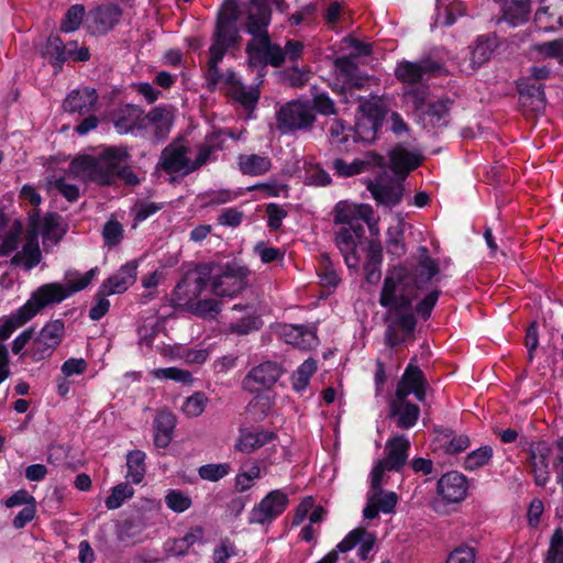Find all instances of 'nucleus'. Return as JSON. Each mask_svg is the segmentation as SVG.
<instances>
[{
  "label": "nucleus",
  "instance_id": "nucleus-44",
  "mask_svg": "<svg viewBox=\"0 0 563 563\" xmlns=\"http://www.w3.org/2000/svg\"><path fill=\"white\" fill-rule=\"evenodd\" d=\"M27 316L21 308L10 313L9 316H4L0 318V345H4V341H7L11 334L26 322H29Z\"/></svg>",
  "mask_w": 563,
  "mask_h": 563
},
{
  "label": "nucleus",
  "instance_id": "nucleus-26",
  "mask_svg": "<svg viewBox=\"0 0 563 563\" xmlns=\"http://www.w3.org/2000/svg\"><path fill=\"white\" fill-rule=\"evenodd\" d=\"M410 442L405 435H396L385 444V457L379 460L389 471L400 472L408 460Z\"/></svg>",
  "mask_w": 563,
  "mask_h": 563
},
{
  "label": "nucleus",
  "instance_id": "nucleus-14",
  "mask_svg": "<svg viewBox=\"0 0 563 563\" xmlns=\"http://www.w3.org/2000/svg\"><path fill=\"white\" fill-rule=\"evenodd\" d=\"M174 111L167 107H155L143 119V136L154 141L164 140L173 125Z\"/></svg>",
  "mask_w": 563,
  "mask_h": 563
},
{
  "label": "nucleus",
  "instance_id": "nucleus-38",
  "mask_svg": "<svg viewBox=\"0 0 563 563\" xmlns=\"http://www.w3.org/2000/svg\"><path fill=\"white\" fill-rule=\"evenodd\" d=\"M223 136L221 132H212L208 134L198 147V154L194 161H191V169L192 172L199 169L202 165H205L214 152L222 148Z\"/></svg>",
  "mask_w": 563,
  "mask_h": 563
},
{
  "label": "nucleus",
  "instance_id": "nucleus-25",
  "mask_svg": "<svg viewBox=\"0 0 563 563\" xmlns=\"http://www.w3.org/2000/svg\"><path fill=\"white\" fill-rule=\"evenodd\" d=\"M137 263L128 262L120 269L101 284L103 295L122 294L132 286L136 279Z\"/></svg>",
  "mask_w": 563,
  "mask_h": 563
},
{
  "label": "nucleus",
  "instance_id": "nucleus-21",
  "mask_svg": "<svg viewBox=\"0 0 563 563\" xmlns=\"http://www.w3.org/2000/svg\"><path fill=\"white\" fill-rule=\"evenodd\" d=\"M144 111L135 106L120 107L113 114L112 121L115 130L121 133H136L143 136Z\"/></svg>",
  "mask_w": 563,
  "mask_h": 563
},
{
  "label": "nucleus",
  "instance_id": "nucleus-1",
  "mask_svg": "<svg viewBox=\"0 0 563 563\" xmlns=\"http://www.w3.org/2000/svg\"><path fill=\"white\" fill-rule=\"evenodd\" d=\"M416 297L417 290L409 282L405 267H395L385 277L379 305L387 310L385 316L387 345H399L413 333L417 322L412 312V301Z\"/></svg>",
  "mask_w": 563,
  "mask_h": 563
},
{
  "label": "nucleus",
  "instance_id": "nucleus-47",
  "mask_svg": "<svg viewBox=\"0 0 563 563\" xmlns=\"http://www.w3.org/2000/svg\"><path fill=\"white\" fill-rule=\"evenodd\" d=\"M377 121L371 112L357 119L354 128V141L371 142L377 132Z\"/></svg>",
  "mask_w": 563,
  "mask_h": 563
},
{
  "label": "nucleus",
  "instance_id": "nucleus-63",
  "mask_svg": "<svg viewBox=\"0 0 563 563\" xmlns=\"http://www.w3.org/2000/svg\"><path fill=\"white\" fill-rule=\"evenodd\" d=\"M544 563H563V531L556 529L550 540Z\"/></svg>",
  "mask_w": 563,
  "mask_h": 563
},
{
  "label": "nucleus",
  "instance_id": "nucleus-56",
  "mask_svg": "<svg viewBox=\"0 0 563 563\" xmlns=\"http://www.w3.org/2000/svg\"><path fill=\"white\" fill-rule=\"evenodd\" d=\"M232 467L229 463L206 464L198 468L200 478L209 482H218L230 474Z\"/></svg>",
  "mask_w": 563,
  "mask_h": 563
},
{
  "label": "nucleus",
  "instance_id": "nucleus-64",
  "mask_svg": "<svg viewBox=\"0 0 563 563\" xmlns=\"http://www.w3.org/2000/svg\"><path fill=\"white\" fill-rule=\"evenodd\" d=\"M254 253L265 264L283 261L285 251L279 247H273L267 245L265 242H258L254 246Z\"/></svg>",
  "mask_w": 563,
  "mask_h": 563
},
{
  "label": "nucleus",
  "instance_id": "nucleus-36",
  "mask_svg": "<svg viewBox=\"0 0 563 563\" xmlns=\"http://www.w3.org/2000/svg\"><path fill=\"white\" fill-rule=\"evenodd\" d=\"M176 427V417L170 411H159L154 419V443L159 449L169 445Z\"/></svg>",
  "mask_w": 563,
  "mask_h": 563
},
{
  "label": "nucleus",
  "instance_id": "nucleus-10",
  "mask_svg": "<svg viewBox=\"0 0 563 563\" xmlns=\"http://www.w3.org/2000/svg\"><path fill=\"white\" fill-rule=\"evenodd\" d=\"M289 505L288 494L282 489L271 490L249 512L250 525L269 526L284 514Z\"/></svg>",
  "mask_w": 563,
  "mask_h": 563
},
{
  "label": "nucleus",
  "instance_id": "nucleus-43",
  "mask_svg": "<svg viewBox=\"0 0 563 563\" xmlns=\"http://www.w3.org/2000/svg\"><path fill=\"white\" fill-rule=\"evenodd\" d=\"M146 454L141 450H133L126 455V478L133 484H140L145 475Z\"/></svg>",
  "mask_w": 563,
  "mask_h": 563
},
{
  "label": "nucleus",
  "instance_id": "nucleus-28",
  "mask_svg": "<svg viewBox=\"0 0 563 563\" xmlns=\"http://www.w3.org/2000/svg\"><path fill=\"white\" fill-rule=\"evenodd\" d=\"M223 76L221 82H224L230 86V95L240 102L245 109H253L260 98V91L256 87H246L241 80L236 77V75L228 70Z\"/></svg>",
  "mask_w": 563,
  "mask_h": 563
},
{
  "label": "nucleus",
  "instance_id": "nucleus-48",
  "mask_svg": "<svg viewBox=\"0 0 563 563\" xmlns=\"http://www.w3.org/2000/svg\"><path fill=\"white\" fill-rule=\"evenodd\" d=\"M429 96V88L424 85L406 87L402 91L404 101L415 111L422 112Z\"/></svg>",
  "mask_w": 563,
  "mask_h": 563
},
{
  "label": "nucleus",
  "instance_id": "nucleus-13",
  "mask_svg": "<svg viewBox=\"0 0 563 563\" xmlns=\"http://www.w3.org/2000/svg\"><path fill=\"white\" fill-rule=\"evenodd\" d=\"M314 117L308 106L301 102H289L282 107L277 114V128L283 133L308 128Z\"/></svg>",
  "mask_w": 563,
  "mask_h": 563
},
{
  "label": "nucleus",
  "instance_id": "nucleus-12",
  "mask_svg": "<svg viewBox=\"0 0 563 563\" xmlns=\"http://www.w3.org/2000/svg\"><path fill=\"white\" fill-rule=\"evenodd\" d=\"M283 374L282 366L272 361L254 366L243 378L242 388L251 394L271 389Z\"/></svg>",
  "mask_w": 563,
  "mask_h": 563
},
{
  "label": "nucleus",
  "instance_id": "nucleus-32",
  "mask_svg": "<svg viewBox=\"0 0 563 563\" xmlns=\"http://www.w3.org/2000/svg\"><path fill=\"white\" fill-rule=\"evenodd\" d=\"M389 158L391 169L402 178L417 168L422 161V156L419 153L408 151L402 146H396L391 150Z\"/></svg>",
  "mask_w": 563,
  "mask_h": 563
},
{
  "label": "nucleus",
  "instance_id": "nucleus-61",
  "mask_svg": "<svg viewBox=\"0 0 563 563\" xmlns=\"http://www.w3.org/2000/svg\"><path fill=\"white\" fill-rule=\"evenodd\" d=\"M133 494L134 489L131 486L126 483H121L112 488L111 494L104 501L106 507L110 510L117 509L121 507L125 499L131 498Z\"/></svg>",
  "mask_w": 563,
  "mask_h": 563
},
{
  "label": "nucleus",
  "instance_id": "nucleus-55",
  "mask_svg": "<svg viewBox=\"0 0 563 563\" xmlns=\"http://www.w3.org/2000/svg\"><path fill=\"white\" fill-rule=\"evenodd\" d=\"M450 102L449 100H437L432 103L428 104L427 110H423L422 113L429 118L431 124L433 125H443L445 123V119L449 114Z\"/></svg>",
  "mask_w": 563,
  "mask_h": 563
},
{
  "label": "nucleus",
  "instance_id": "nucleus-54",
  "mask_svg": "<svg viewBox=\"0 0 563 563\" xmlns=\"http://www.w3.org/2000/svg\"><path fill=\"white\" fill-rule=\"evenodd\" d=\"M166 506L174 512H184L192 506V500L187 493L178 489H170L165 496Z\"/></svg>",
  "mask_w": 563,
  "mask_h": 563
},
{
  "label": "nucleus",
  "instance_id": "nucleus-29",
  "mask_svg": "<svg viewBox=\"0 0 563 563\" xmlns=\"http://www.w3.org/2000/svg\"><path fill=\"white\" fill-rule=\"evenodd\" d=\"M390 416L397 418V426L401 429L412 428L420 416V409L417 405L402 398L395 396L389 404Z\"/></svg>",
  "mask_w": 563,
  "mask_h": 563
},
{
  "label": "nucleus",
  "instance_id": "nucleus-4",
  "mask_svg": "<svg viewBox=\"0 0 563 563\" xmlns=\"http://www.w3.org/2000/svg\"><path fill=\"white\" fill-rule=\"evenodd\" d=\"M243 13L246 14L245 29L252 35L246 45L250 65L263 60L264 51L269 49L271 37L267 27L271 23L272 10L268 0H250Z\"/></svg>",
  "mask_w": 563,
  "mask_h": 563
},
{
  "label": "nucleus",
  "instance_id": "nucleus-16",
  "mask_svg": "<svg viewBox=\"0 0 563 563\" xmlns=\"http://www.w3.org/2000/svg\"><path fill=\"white\" fill-rule=\"evenodd\" d=\"M189 147L181 142H173L162 152L159 166L169 174L180 173L188 175L192 173L191 159L188 158Z\"/></svg>",
  "mask_w": 563,
  "mask_h": 563
},
{
  "label": "nucleus",
  "instance_id": "nucleus-19",
  "mask_svg": "<svg viewBox=\"0 0 563 563\" xmlns=\"http://www.w3.org/2000/svg\"><path fill=\"white\" fill-rule=\"evenodd\" d=\"M467 490V478L456 471L445 473L437 483L438 495L446 503L453 504L464 500Z\"/></svg>",
  "mask_w": 563,
  "mask_h": 563
},
{
  "label": "nucleus",
  "instance_id": "nucleus-33",
  "mask_svg": "<svg viewBox=\"0 0 563 563\" xmlns=\"http://www.w3.org/2000/svg\"><path fill=\"white\" fill-rule=\"evenodd\" d=\"M367 189L373 198L380 205L395 206L402 198V185L399 181L391 184H383L379 180L368 181Z\"/></svg>",
  "mask_w": 563,
  "mask_h": 563
},
{
  "label": "nucleus",
  "instance_id": "nucleus-17",
  "mask_svg": "<svg viewBox=\"0 0 563 563\" xmlns=\"http://www.w3.org/2000/svg\"><path fill=\"white\" fill-rule=\"evenodd\" d=\"M553 449L545 442L532 444L529 450L528 464L534 484L544 487L550 482V459Z\"/></svg>",
  "mask_w": 563,
  "mask_h": 563
},
{
  "label": "nucleus",
  "instance_id": "nucleus-62",
  "mask_svg": "<svg viewBox=\"0 0 563 563\" xmlns=\"http://www.w3.org/2000/svg\"><path fill=\"white\" fill-rule=\"evenodd\" d=\"M85 16V8L80 4L71 5L60 24V29L63 32L69 33L76 31Z\"/></svg>",
  "mask_w": 563,
  "mask_h": 563
},
{
  "label": "nucleus",
  "instance_id": "nucleus-41",
  "mask_svg": "<svg viewBox=\"0 0 563 563\" xmlns=\"http://www.w3.org/2000/svg\"><path fill=\"white\" fill-rule=\"evenodd\" d=\"M519 93L521 98L530 99L529 106L533 111L540 112L545 108V93L542 84L532 82L530 78H523L519 84Z\"/></svg>",
  "mask_w": 563,
  "mask_h": 563
},
{
  "label": "nucleus",
  "instance_id": "nucleus-15",
  "mask_svg": "<svg viewBox=\"0 0 563 563\" xmlns=\"http://www.w3.org/2000/svg\"><path fill=\"white\" fill-rule=\"evenodd\" d=\"M122 11L118 4L104 3L90 10L86 16V26L91 34H104L121 19Z\"/></svg>",
  "mask_w": 563,
  "mask_h": 563
},
{
  "label": "nucleus",
  "instance_id": "nucleus-45",
  "mask_svg": "<svg viewBox=\"0 0 563 563\" xmlns=\"http://www.w3.org/2000/svg\"><path fill=\"white\" fill-rule=\"evenodd\" d=\"M362 234V225L343 227L335 233V244L340 252L356 251V240Z\"/></svg>",
  "mask_w": 563,
  "mask_h": 563
},
{
  "label": "nucleus",
  "instance_id": "nucleus-37",
  "mask_svg": "<svg viewBox=\"0 0 563 563\" xmlns=\"http://www.w3.org/2000/svg\"><path fill=\"white\" fill-rule=\"evenodd\" d=\"M239 170L243 175L262 176L272 169L271 157L261 154H241L238 157Z\"/></svg>",
  "mask_w": 563,
  "mask_h": 563
},
{
  "label": "nucleus",
  "instance_id": "nucleus-3",
  "mask_svg": "<svg viewBox=\"0 0 563 563\" xmlns=\"http://www.w3.org/2000/svg\"><path fill=\"white\" fill-rule=\"evenodd\" d=\"M29 236L23 244L21 252L14 254L10 260V265L22 267L30 271L37 266L42 260V253L37 243V236L42 235L43 243L52 244L58 241L65 234V229L60 223V217L56 213H48L43 219L40 217L38 210H34L29 214Z\"/></svg>",
  "mask_w": 563,
  "mask_h": 563
},
{
  "label": "nucleus",
  "instance_id": "nucleus-39",
  "mask_svg": "<svg viewBox=\"0 0 563 563\" xmlns=\"http://www.w3.org/2000/svg\"><path fill=\"white\" fill-rule=\"evenodd\" d=\"M325 134L329 143L340 152L347 151L345 144L350 137V129L341 119H329L324 122Z\"/></svg>",
  "mask_w": 563,
  "mask_h": 563
},
{
  "label": "nucleus",
  "instance_id": "nucleus-51",
  "mask_svg": "<svg viewBox=\"0 0 563 563\" xmlns=\"http://www.w3.org/2000/svg\"><path fill=\"white\" fill-rule=\"evenodd\" d=\"M317 369L316 361L312 358L306 360L292 375V387L297 391H302L309 385L310 377Z\"/></svg>",
  "mask_w": 563,
  "mask_h": 563
},
{
  "label": "nucleus",
  "instance_id": "nucleus-53",
  "mask_svg": "<svg viewBox=\"0 0 563 563\" xmlns=\"http://www.w3.org/2000/svg\"><path fill=\"white\" fill-rule=\"evenodd\" d=\"M262 477V468L261 466L254 462L250 465V467L245 471L240 472L235 476V489L240 493H244L249 490L253 484L254 481Z\"/></svg>",
  "mask_w": 563,
  "mask_h": 563
},
{
  "label": "nucleus",
  "instance_id": "nucleus-34",
  "mask_svg": "<svg viewBox=\"0 0 563 563\" xmlns=\"http://www.w3.org/2000/svg\"><path fill=\"white\" fill-rule=\"evenodd\" d=\"M276 439V434L271 431H250V430H242L236 443L235 449L239 452L250 454L262 446L271 443Z\"/></svg>",
  "mask_w": 563,
  "mask_h": 563
},
{
  "label": "nucleus",
  "instance_id": "nucleus-11",
  "mask_svg": "<svg viewBox=\"0 0 563 563\" xmlns=\"http://www.w3.org/2000/svg\"><path fill=\"white\" fill-rule=\"evenodd\" d=\"M442 66L430 58H422L417 62L401 60L397 63L394 75L407 87L422 85L424 80L440 75Z\"/></svg>",
  "mask_w": 563,
  "mask_h": 563
},
{
  "label": "nucleus",
  "instance_id": "nucleus-40",
  "mask_svg": "<svg viewBox=\"0 0 563 563\" xmlns=\"http://www.w3.org/2000/svg\"><path fill=\"white\" fill-rule=\"evenodd\" d=\"M536 20L540 25L544 24V31H554L563 26V0H556L552 5L539 9Z\"/></svg>",
  "mask_w": 563,
  "mask_h": 563
},
{
  "label": "nucleus",
  "instance_id": "nucleus-58",
  "mask_svg": "<svg viewBox=\"0 0 563 563\" xmlns=\"http://www.w3.org/2000/svg\"><path fill=\"white\" fill-rule=\"evenodd\" d=\"M43 55L48 57L54 65L65 63V44L58 36H49L43 49Z\"/></svg>",
  "mask_w": 563,
  "mask_h": 563
},
{
  "label": "nucleus",
  "instance_id": "nucleus-52",
  "mask_svg": "<svg viewBox=\"0 0 563 563\" xmlns=\"http://www.w3.org/2000/svg\"><path fill=\"white\" fill-rule=\"evenodd\" d=\"M493 457V449L488 445L481 446L465 456L464 467L467 471H476L487 465Z\"/></svg>",
  "mask_w": 563,
  "mask_h": 563
},
{
  "label": "nucleus",
  "instance_id": "nucleus-50",
  "mask_svg": "<svg viewBox=\"0 0 563 563\" xmlns=\"http://www.w3.org/2000/svg\"><path fill=\"white\" fill-rule=\"evenodd\" d=\"M386 250L388 254L395 257H401L405 255L407 250L404 241V229L401 224L388 229Z\"/></svg>",
  "mask_w": 563,
  "mask_h": 563
},
{
  "label": "nucleus",
  "instance_id": "nucleus-2",
  "mask_svg": "<svg viewBox=\"0 0 563 563\" xmlns=\"http://www.w3.org/2000/svg\"><path fill=\"white\" fill-rule=\"evenodd\" d=\"M129 152L125 147H109L99 156H78L68 167L69 175L81 180H89L99 185H111L117 179L133 186L140 178L128 165Z\"/></svg>",
  "mask_w": 563,
  "mask_h": 563
},
{
  "label": "nucleus",
  "instance_id": "nucleus-27",
  "mask_svg": "<svg viewBox=\"0 0 563 563\" xmlns=\"http://www.w3.org/2000/svg\"><path fill=\"white\" fill-rule=\"evenodd\" d=\"M373 219V209L368 205H355L340 201L334 208V222L352 225H361L358 221L369 223Z\"/></svg>",
  "mask_w": 563,
  "mask_h": 563
},
{
  "label": "nucleus",
  "instance_id": "nucleus-49",
  "mask_svg": "<svg viewBox=\"0 0 563 563\" xmlns=\"http://www.w3.org/2000/svg\"><path fill=\"white\" fill-rule=\"evenodd\" d=\"M187 310L202 319H214L221 310L220 302L213 298L197 299Z\"/></svg>",
  "mask_w": 563,
  "mask_h": 563
},
{
  "label": "nucleus",
  "instance_id": "nucleus-24",
  "mask_svg": "<svg viewBox=\"0 0 563 563\" xmlns=\"http://www.w3.org/2000/svg\"><path fill=\"white\" fill-rule=\"evenodd\" d=\"M495 47L494 41L479 37L473 46H470L464 60L460 64V69L465 74H473L482 65L488 62Z\"/></svg>",
  "mask_w": 563,
  "mask_h": 563
},
{
  "label": "nucleus",
  "instance_id": "nucleus-59",
  "mask_svg": "<svg viewBox=\"0 0 563 563\" xmlns=\"http://www.w3.org/2000/svg\"><path fill=\"white\" fill-rule=\"evenodd\" d=\"M534 52L547 58H554L563 64V38L536 44Z\"/></svg>",
  "mask_w": 563,
  "mask_h": 563
},
{
  "label": "nucleus",
  "instance_id": "nucleus-22",
  "mask_svg": "<svg viewBox=\"0 0 563 563\" xmlns=\"http://www.w3.org/2000/svg\"><path fill=\"white\" fill-rule=\"evenodd\" d=\"M366 505L363 509L365 519H375L379 512H394L398 496L394 492H384L383 489H369L366 496Z\"/></svg>",
  "mask_w": 563,
  "mask_h": 563
},
{
  "label": "nucleus",
  "instance_id": "nucleus-30",
  "mask_svg": "<svg viewBox=\"0 0 563 563\" xmlns=\"http://www.w3.org/2000/svg\"><path fill=\"white\" fill-rule=\"evenodd\" d=\"M279 335L287 344L301 350L312 349L318 343L316 332L301 325L284 324L279 328Z\"/></svg>",
  "mask_w": 563,
  "mask_h": 563
},
{
  "label": "nucleus",
  "instance_id": "nucleus-18",
  "mask_svg": "<svg viewBox=\"0 0 563 563\" xmlns=\"http://www.w3.org/2000/svg\"><path fill=\"white\" fill-rule=\"evenodd\" d=\"M428 386L422 371L410 363L397 384L395 396L408 398L412 394L419 401H424Z\"/></svg>",
  "mask_w": 563,
  "mask_h": 563
},
{
  "label": "nucleus",
  "instance_id": "nucleus-60",
  "mask_svg": "<svg viewBox=\"0 0 563 563\" xmlns=\"http://www.w3.org/2000/svg\"><path fill=\"white\" fill-rule=\"evenodd\" d=\"M123 227L115 219H109L102 229L104 244L109 247L117 246L123 239Z\"/></svg>",
  "mask_w": 563,
  "mask_h": 563
},
{
  "label": "nucleus",
  "instance_id": "nucleus-35",
  "mask_svg": "<svg viewBox=\"0 0 563 563\" xmlns=\"http://www.w3.org/2000/svg\"><path fill=\"white\" fill-rule=\"evenodd\" d=\"M420 252L421 256L415 268L412 279V286L416 290L429 284L440 273L438 261L429 256L427 247H421Z\"/></svg>",
  "mask_w": 563,
  "mask_h": 563
},
{
  "label": "nucleus",
  "instance_id": "nucleus-42",
  "mask_svg": "<svg viewBox=\"0 0 563 563\" xmlns=\"http://www.w3.org/2000/svg\"><path fill=\"white\" fill-rule=\"evenodd\" d=\"M372 161L367 158H356L351 163L343 158H335L332 162V168L340 177H353L369 169Z\"/></svg>",
  "mask_w": 563,
  "mask_h": 563
},
{
  "label": "nucleus",
  "instance_id": "nucleus-20",
  "mask_svg": "<svg viewBox=\"0 0 563 563\" xmlns=\"http://www.w3.org/2000/svg\"><path fill=\"white\" fill-rule=\"evenodd\" d=\"M303 44L297 40L287 41L285 48L269 42V49L264 51L263 60L253 62L252 66H265L271 64L274 67H279L285 60L296 62L300 58L303 52Z\"/></svg>",
  "mask_w": 563,
  "mask_h": 563
},
{
  "label": "nucleus",
  "instance_id": "nucleus-46",
  "mask_svg": "<svg viewBox=\"0 0 563 563\" xmlns=\"http://www.w3.org/2000/svg\"><path fill=\"white\" fill-rule=\"evenodd\" d=\"M334 66L336 71L345 78L347 82L360 86L361 77L358 76V66L354 55L341 56L335 58Z\"/></svg>",
  "mask_w": 563,
  "mask_h": 563
},
{
  "label": "nucleus",
  "instance_id": "nucleus-9",
  "mask_svg": "<svg viewBox=\"0 0 563 563\" xmlns=\"http://www.w3.org/2000/svg\"><path fill=\"white\" fill-rule=\"evenodd\" d=\"M65 333L64 322L59 319L46 323L36 336L33 335L31 346L22 355L40 362L49 357L60 344Z\"/></svg>",
  "mask_w": 563,
  "mask_h": 563
},
{
  "label": "nucleus",
  "instance_id": "nucleus-31",
  "mask_svg": "<svg viewBox=\"0 0 563 563\" xmlns=\"http://www.w3.org/2000/svg\"><path fill=\"white\" fill-rule=\"evenodd\" d=\"M98 101V95L93 88L73 90L64 100L63 107L67 112L85 114L90 112Z\"/></svg>",
  "mask_w": 563,
  "mask_h": 563
},
{
  "label": "nucleus",
  "instance_id": "nucleus-6",
  "mask_svg": "<svg viewBox=\"0 0 563 563\" xmlns=\"http://www.w3.org/2000/svg\"><path fill=\"white\" fill-rule=\"evenodd\" d=\"M240 40V29L238 24L217 22L213 33V42L209 48V60L207 68V78L210 85H218L222 75L218 67L223 59L227 51L235 45Z\"/></svg>",
  "mask_w": 563,
  "mask_h": 563
},
{
  "label": "nucleus",
  "instance_id": "nucleus-57",
  "mask_svg": "<svg viewBox=\"0 0 563 563\" xmlns=\"http://www.w3.org/2000/svg\"><path fill=\"white\" fill-rule=\"evenodd\" d=\"M207 401V396L197 391L185 399L181 411L189 418L199 417L205 411Z\"/></svg>",
  "mask_w": 563,
  "mask_h": 563
},
{
  "label": "nucleus",
  "instance_id": "nucleus-8",
  "mask_svg": "<svg viewBox=\"0 0 563 563\" xmlns=\"http://www.w3.org/2000/svg\"><path fill=\"white\" fill-rule=\"evenodd\" d=\"M210 276L211 291L219 297H234L246 285V269L235 264L223 267L210 265Z\"/></svg>",
  "mask_w": 563,
  "mask_h": 563
},
{
  "label": "nucleus",
  "instance_id": "nucleus-23",
  "mask_svg": "<svg viewBox=\"0 0 563 563\" xmlns=\"http://www.w3.org/2000/svg\"><path fill=\"white\" fill-rule=\"evenodd\" d=\"M376 543L374 533L368 532L363 528H356L347 533V536L336 544V549L341 553H345L354 548H357V555L361 560L365 561L369 558V553Z\"/></svg>",
  "mask_w": 563,
  "mask_h": 563
},
{
  "label": "nucleus",
  "instance_id": "nucleus-7",
  "mask_svg": "<svg viewBox=\"0 0 563 563\" xmlns=\"http://www.w3.org/2000/svg\"><path fill=\"white\" fill-rule=\"evenodd\" d=\"M209 277H211L210 264L198 265L187 271L173 290V302L179 307L190 306L209 286Z\"/></svg>",
  "mask_w": 563,
  "mask_h": 563
},
{
  "label": "nucleus",
  "instance_id": "nucleus-5",
  "mask_svg": "<svg viewBox=\"0 0 563 563\" xmlns=\"http://www.w3.org/2000/svg\"><path fill=\"white\" fill-rule=\"evenodd\" d=\"M98 268L89 269L85 275L67 284L48 283L38 287L31 295L30 299L20 307L29 320L34 318L43 308L59 303L73 294L85 289L95 278Z\"/></svg>",
  "mask_w": 563,
  "mask_h": 563
}]
</instances>
